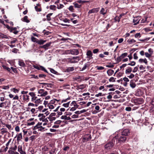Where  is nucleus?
I'll return each mask as SVG.
<instances>
[{
	"label": "nucleus",
	"instance_id": "14",
	"mask_svg": "<svg viewBox=\"0 0 154 154\" xmlns=\"http://www.w3.org/2000/svg\"><path fill=\"white\" fill-rule=\"evenodd\" d=\"M17 137V141L18 142H19L22 138V133L17 134L16 135Z\"/></svg>",
	"mask_w": 154,
	"mask_h": 154
},
{
	"label": "nucleus",
	"instance_id": "62",
	"mask_svg": "<svg viewBox=\"0 0 154 154\" xmlns=\"http://www.w3.org/2000/svg\"><path fill=\"white\" fill-rule=\"evenodd\" d=\"M18 51H19L18 49L17 48H13L12 49V52L13 53H16L18 52Z\"/></svg>",
	"mask_w": 154,
	"mask_h": 154
},
{
	"label": "nucleus",
	"instance_id": "17",
	"mask_svg": "<svg viewBox=\"0 0 154 154\" xmlns=\"http://www.w3.org/2000/svg\"><path fill=\"white\" fill-rule=\"evenodd\" d=\"M42 123L38 122V124L34 127L33 129L34 130H37L38 131L40 126L42 125Z\"/></svg>",
	"mask_w": 154,
	"mask_h": 154
},
{
	"label": "nucleus",
	"instance_id": "61",
	"mask_svg": "<svg viewBox=\"0 0 154 154\" xmlns=\"http://www.w3.org/2000/svg\"><path fill=\"white\" fill-rule=\"evenodd\" d=\"M15 130L17 132H19L20 130V128L19 126H17L15 127Z\"/></svg>",
	"mask_w": 154,
	"mask_h": 154
},
{
	"label": "nucleus",
	"instance_id": "8",
	"mask_svg": "<svg viewBox=\"0 0 154 154\" xmlns=\"http://www.w3.org/2000/svg\"><path fill=\"white\" fill-rule=\"evenodd\" d=\"M121 133L122 135L127 136L130 133L129 130L128 129H125L123 130Z\"/></svg>",
	"mask_w": 154,
	"mask_h": 154
},
{
	"label": "nucleus",
	"instance_id": "4",
	"mask_svg": "<svg viewBox=\"0 0 154 154\" xmlns=\"http://www.w3.org/2000/svg\"><path fill=\"white\" fill-rule=\"evenodd\" d=\"M67 53L69 54H71L73 55H77L79 54V51L77 49H73L72 50H68Z\"/></svg>",
	"mask_w": 154,
	"mask_h": 154
},
{
	"label": "nucleus",
	"instance_id": "64",
	"mask_svg": "<svg viewBox=\"0 0 154 154\" xmlns=\"http://www.w3.org/2000/svg\"><path fill=\"white\" fill-rule=\"evenodd\" d=\"M8 152L9 154H14V151L11 149L8 150Z\"/></svg>",
	"mask_w": 154,
	"mask_h": 154
},
{
	"label": "nucleus",
	"instance_id": "50",
	"mask_svg": "<svg viewBox=\"0 0 154 154\" xmlns=\"http://www.w3.org/2000/svg\"><path fill=\"white\" fill-rule=\"evenodd\" d=\"M136 63L134 61L131 62V63H128L127 65L131 66H133L135 65Z\"/></svg>",
	"mask_w": 154,
	"mask_h": 154
},
{
	"label": "nucleus",
	"instance_id": "28",
	"mask_svg": "<svg viewBox=\"0 0 154 154\" xmlns=\"http://www.w3.org/2000/svg\"><path fill=\"white\" fill-rule=\"evenodd\" d=\"M132 71V68L131 67H128L126 69L125 73L126 74H130Z\"/></svg>",
	"mask_w": 154,
	"mask_h": 154
},
{
	"label": "nucleus",
	"instance_id": "55",
	"mask_svg": "<svg viewBox=\"0 0 154 154\" xmlns=\"http://www.w3.org/2000/svg\"><path fill=\"white\" fill-rule=\"evenodd\" d=\"M138 65L137 66H136L134 68V69H133V71H132V72H136L138 70Z\"/></svg>",
	"mask_w": 154,
	"mask_h": 154
},
{
	"label": "nucleus",
	"instance_id": "54",
	"mask_svg": "<svg viewBox=\"0 0 154 154\" xmlns=\"http://www.w3.org/2000/svg\"><path fill=\"white\" fill-rule=\"evenodd\" d=\"M96 68L97 69L99 70H103L104 69V68L102 66H97Z\"/></svg>",
	"mask_w": 154,
	"mask_h": 154
},
{
	"label": "nucleus",
	"instance_id": "19",
	"mask_svg": "<svg viewBox=\"0 0 154 154\" xmlns=\"http://www.w3.org/2000/svg\"><path fill=\"white\" fill-rule=\"evenodd\" d=\"M128 54L127 53H125L122 54V55L119 57H118V59L119 60V61H120V60L123 59V58H124L126 56H127Z\"/></svg>",
	"mask_w": 154,
	"mask_h": 154
},
{
	"label": "nucleus",
	"instance_id": "13",
	"mask_svg": "<svg viewBox=\"0 0 154 154\" xmlns=\"http://www.w3.org/2000/svg\"><path fill=\"white\" fill-rule=\"evenodd\" d=\"M17 28H18V27H12L10 29V31L11 32H13L15 34H17L18 32V31L17 30Z\"/></svg>",
	"mask_w": 154,
	"mask_h": 154
},
{
	"label": "nucleus",
	"instance_id": "59",
	"mask_svg": "<svg viewBox=\"0 0 154 154\" xmlns=\"http://www.w3.org/2000/svg\"><path fill=\"white\" fill-rule=\"evenodd\" d=\"M35 138V135L32 136L30 137V139L32 141Z\"/></svg>",
	"mask_w": 154,
	"mask_h": 154
},
{
	"label": "nucleus",
	"instance_id": "48",
	"mask_svg": "<svg viewBox=\"0 0 154 154\" xmlns=\"http://www.w3.org/2000/svg\"><path fill=\"white\" fill-rule=\"evenodd\" d=\"M1 133L2 134H3L4 133H6L8 132V131H7V129L6 128H2L1 129Z\"/></svg>",
	"mask_w": 154,
	"mask_h": 154
},
{
	"label": "nucleus",
	"instance_id": "43",
	"mask_svg": "<svg viewBox=\"0 0 154 154\" xmlns=\"http://www.w3.org/2000/svg\"><path fill=\"white\" fill-rule=\"evenodd\" d=\"M50 9L51 10L55 11L56 10V6L54 5H51L50 7Z\"/></svg>",
	"mask_w": 154,
	"mask_h": 154
},
{
	"label": "nucleus",
	"instance_id": "2",
	"mask_svg": "<svg viewBox=\"0 0 154 154\" xmlns=\"http://www.w3.org/2000/svg\"><path fill=\"white\" fill-rule=\"evenodd\" d=\"M117 133V132H116L115 134L117 135L115 136H118V137H117V143H119L124 142L126 140V137L122 135V136L119 137V135Z\"/></svg>",
	"mask_w": 154,
	"mask_h": 154
},
{
	"label": "nucleus",
	"instance_id": "35",
	"mask_svg": "<svg viewBox=\"0 0 154 154\" xmlns=\"http://www.w3.org/2000/svg\"><path fill=\"white\" fill-rule=\"evenodd\" d=\"M23 99L26 101H28L29 100V96L27 95H23Z\"/></svg>",
	"mask_w": 154,
	"mask_h": 154
},
{
	"label": "nucleus",
	"instance_id": "23",
	"mask_svg": "<svg viewBox=\"0 0 154 154\" xmlns=\"http://www.w3.org/2000/svg\"><path fill=\"white\" fill-rule=\"evenodd\" d=\"M68 62H69L71 63H77V61L74 60L73 59H72V58H69L67 59Z\"/></svg>",
	"mask_w": 154,
	"mask_h": 154
},
{
	"label": "nucleus",
	"instance_id": "36",
	"mask_svg": "<svg viewBox=\"0 0 154 154\" xmlns=\"http://www.w3.org/2000/svg\"><path fill=\"white\" fill-rule=\"evenodd\" d=\"M74 70V68L73 67H70L67 68L66 69V71L68 72H70Z\"/></svg>",
	"mask_w": 154,
	"mask_h": 154
},
{
	"label": "nucleus",
	"instance_id": "18",
	"mask_svg": "<svg viewBox=\"0 0 154 154\" xmlns=\"http://www.w3.org/2000/svg\"><path fill=\"white\" fill-rule=\"evenodd\" d=\"M29 94L32 97L31 98V101H33L35 100V99H36V96H35V93L34 92H29Z\"/></svg>",
	"mask_w": 154,
	"mask_h": 154
},
{
	"label": "nucleus",
	"instance_id": "22",
	"mask_svg": "<svg viewBox=\"0 0 154 154\" xmlns=\"http://www.w3.org/2000/svg\"><path fill=\"white\" fill-rule=\"evenodd\" d=\"M21 20L23 22L29 23L30 22V21L28 19V17L27 16H25L23 18L21 19Z\"/></svg>",
	"mask_w": 154,
	"mask_h": 154
},
{
	"label": "nucleus",
	"instance_id": "56",
	"mask_svg": "<svg viewBox=\"0 0 154 154\" xmlns=\"http://www.w3.org/2000/svg\"><path fill=\"white\" fill-rule=\"evenodd\" d=\"M5 126L9 130L12 129L11 125L9 124H5Z\"/></svg>",
	"mask_w": 154,
	"mask_h": 154
},
{
	"label": "nucleus",
	"instance_id": "52",
	"mask_svg": "<svg viewBox=\"0 0 154 154\" xmlns=\"http://www.w3.org/2000/svg\"><path fill=\"white\" fill-rule=\"evenodd\" d=\"M40 70L44 71L45 72L48 73L47 71L45 69L43 66H40Z\"/></svg>",
	"mask_w": 154,
	"mask_h": 154
},
{
	"label": "nucleus",
	"instance_id": "46",
	"mask_svg": "<svg viewBox=\"0 0 154 154\" xmlns=\"http://www.w3.org/2000/svg\"><path fill=\"white\" fill-rule=\"evenodd\" d=\"M17 146L16 145H15L14 146H11L10 148L11 150L15 151L17 149Z\"/></svg>",
	"mask_w": 154,
	"mask_h": 154
},
{
	"label": "nucleus",
	"instance_id": "12",
	"mask_svg": "<svg viewBox=\"0 0 154 154\" xmlns=\"http://www.w3.org/2000/svg\"><path fill=\"white\" fill-rule=\"evenodd\" d=\"M18 151L21 154H26L25 152L23 151L22 149V146L19 145L18 147Z\"/></svg>",
	"mask_w": 154,
	"mask_h": 154
},
{
	"label": "nucleus",
	"instance_id": "32",
	"mask_svg": "<svg viewBox=\"0 0 154 154\" xmlns=\"http://www.w3.org/2000/svg\"><path fill=\"white\" fill-rule=\"evenodd\" d=\"M0 38H8V36L6 35H4L2 33H0Z\"/></svg>",
	"mask_w": 154,
	"mask_h": 154
},
{
	"label": "nucleus",
	"instance_id": "40",
	"mask_svg": "<svg viewBox=\"0 0 154 154\" xmlns=\"http://www.w3.org/2000/svg\"><path fill=\"white\" fill-rule=\"evenodd\" d=\"M130 85L131 87L132 88H134L136 86L135 84L131 81L130 82Z\"/></svg>",
	"mask_w": 154,
	"mask_h": 154
},
{
	"label": "nucleus",
	"instance_id": "49",
	"mask_svg": "<svg viewBox=\"0 0 154 154\" xmlns=\"http://www.w3.org/2000/svg\"><path fill=\"white\" fill-rule=\"evenodd\" d=\"M70 99V98L69 97L68 98H67L66 99H63L61 101V103H63V102H68V100H69Z\"/></svg>",
	"mask_w": 154,
	"mask_h": 154
},
{
	"label": "nucleus",
	"instance_id": "37",
	"mask_svg": "<svg viewBox=\"0 0 154 154\" xmlns=\"http://www.w3.org/2000/svg\"><path fill=\"white\" fill-rule=\"evenodd\" d=\"M72 59L74 60L77 61V63L81 60L79 56L73 57H72Z\"/></svg>",
	"mask_w": 154,
	"mask_h": 154
},
{
	"label": "nucleus",
	"instance_id": "42",
	"mask_svg": "<svg viewBox=\"0 0 154 154\" xmlns=\"http://www.w3.org/2000/svg\"><path fill=\"white\" fill-rule=\"evenodd\" d=\"M70 103V101L68 102H67L66 103H63V104L62 106L65 107H66V108L68 107L69 106Z\"/></svg>",
	"mask_w": 154,
	"mask_h": 154
},
{
	"label": "nucleus",
	"instance_id": "47",
	"mask_svg": "<svg viewBox=\"0 0 154 154\" xmlns=\"http://www.w3.org/2000/svg\"><path fill=\"white\" fill-rule=\"evenodd\" d=\"M35 11L37 12H40L42 11L41 8H38L37 6H35Z\"/></svg>",
	"mask_w": 154,
	"mask_h": 154
},
{
	"label": "nucleus",
	"instance_id": "16",
	"mask_svg": "<svg viewBox=\"0 0 154 154\" xmlns=\"http://www.w3.org/2000/svg\"><path fill=\"white\" fill-rule=\"evenodd\" d=\"M125 15L124 14H121L119 16H116L115 18V20L116 21L119 22L120 21V19L121 17Z\"/></svg>",
	"mask_w": 154,
	"mask_h": 154
},
{
	"label": "nucleus",
	"instance_id": "27",
	"mask_svg": "<svg viewBox=\"0 0 154 154\" xmlns=\"http://www.w3.org/2000/svg\"><path fill=\"white\" fill-rule=\"evenodd\" d=\"M2 67L4 69L6 70L7 71H8L9 72H10V73H11V69L10 68L8 67L6 65H3L2 66Z\"/></svg>",
	"mask_w": 154,
	"mask_h": 154
},
{
	"label": "nucleus",
	"instance_id": "31",
	"mask_svg": "<svg viewBox=\"0 0 154 154\" xmlns=\"http://www.w3.org/2000/svg\"><path fill=\"white\" fill-rule=\"evenodd\" d=\"M86 87L85 84H82L78 85L77 87V88L79 89H83Z\"/></svg>",
	"mask_w": 154,
	"mask_h": 154
},
{
	"label": "nucleus",
	"instance_id": "33",
	"mask_svg": "<svg viewBox=\"0 0 154 154\" xmlns=\"http://www.w3.org/2000/svg\"><path fill=\"white\" fill-rule=\"evenodd\" d=\"M47 118H48V119L49 120V121L51 122H52L53 121H54L56 119V118L55 117L51 116H49V117Z\"/></svg>",
	"mask_w": 154,
	"mask_h": 154
},
{
	"label": "nucleus",
	"instance_id": "29",
	"mask_svg": "<svg viewBox=\"0 0 154 154\" xmlns=\"http://www.w3.org/2000/svg\"><path fill=\"white\" fill-rule=\"evenodd\" d=\"M18 64L21 66L25 67V64L24 62L22 60H19L18 61Z\"/></svg>",
	"mask_w": 154,
	"mask_h": 154
},
{
	"label": "nucleus",
	"instance_id": "41",
	"mask_svg": "<svg viewBox=\"0 0 154 154\" xmlns=\"http://www.w3.org/2000/svg\"><path fill=\"white\" fill-rule=\"evenodd\" d=\"M31 40L32 42H35L36 43H37V42L38 41V40L37 38L33 37L32 36L31 37Z\"/></svg>",
	"mask_w": 154,
	"mask_h": 154
},
{
	"label": "nucleus",
	"instance_id": "58",
	"mask_svg": "<svg viewBox=\"0 0 154 154\" xmlns=\"http://www.w3.org/2000/svg\"><path fill=\"white\" fill-rule=\"evenodd\" d=\"M33 67L34 68L36 69H37L39 70H40V66H38L37 65H34L33 66Z\"/></svg>",
	"mask_w": 154,
	"mask_h": 154
},
{
	"label": "nucleus",
	"instance_id": "5",
	"mask_svg": "<svg viewBox=\"0 0 154 154\" xmlns=\"http://www.w3.org/2000/svg\"><path fill=\"white\" fill-rule=\"evenodd\" d=\"M91 135L87 134L85 135L83 138V141L84 142H87L91 140Z\"/></svg>",
	"mask_w": 154,
	"mask_h": 154
},
{
	"label": "nucleus",
	"instance_id": "11",
	"mask_svg": "<svg viewBox=\"0 0 154 154\" xmlns=\"http://www.w3.org/2000/svg\"><path fill=\"white\" fill-rule=\"evenodd\" d=\"M8 101L7 100L5 101V102H3L0 103V107L1 108H6L7 106V104L8 103Z\"/></svg>",
	"mask_w": 154,
	"mask_h": 154
},
{
	"label": "nucleus",
	"instance_id": "3",
	"mask_svg": "<svg viewBox=\"0 0 154 154\" xmlns=\"http://www.w3.org/2000/svg\"><path fill=\"white\" fill-rule=\"evenodd\" d=\"M38 93L39 94L38 95V96L41 97H45L48 94V92L43 89L39 90L38 91Z\"/></svg>",
	"mask_w": 154,
	"mask_h": 154
},
{
	"label": "nucleus",
	"instance_id": "25",
	"mask_svg": "<svg viewBox=\"0 0 154 154\" xmlns=\"http://www.w3.org/2000/svg\"><path fill=\"white\" fill-rule=\"evenodd\" d=\"M73 5L75 8H81L82 5L79 4L78 3H77L76 2L73 3Z\"/></svg>",
	"mask_w": 154,
	"mask_h": 154
},
{
	"label": "nucleus",
	"instance_id": "51",
	"mask_svg": "<svg viewBox=\"0 0 154 154\" xmlns=\"http://www.w3.org/2000/svg\"><path fill=\"white\" fill-rule=\"evenodd\" d=\"M11 69L12 71L15 73H17V69L16 68H14L13 67H11Z\"/></svg>",
	"mask_w": 154,
	"mask_h": 154
},
{
	"label": "nucleus",
	"instance_id": "1",
	"mask_svg": "<svg viewBox=\"0 0 154 154\" xmlns=\"http://www.w3.org/2000/svg\"><path fill=\"white\" fill-rule=\"evenodd\" d=\"M118 136H115L113 138L112 141L107 143L105 146V148L106 150L111 149L115 143H117V137Z\"/></svg>",
	"mask_w": 154,
	"mask_h": 154
},
{
	"label": "nucleus",
	"instance_id": "38",
	"mask_svg": "<svg viewBox=\"0 0 154 154\" xmlns=\"http://www.w3.org/2000/svg\"><path fill=\"white\" fill-rule=\"evenodd\" d=\"M127 42L129 44H131L135 42L136 41L133 39H129L127 40Z\"/></svg>",
	"mask_w": 154,
	"mask_h": 154
},
{
	"label": "nucleus",
	"instance_id": "39",
	"mask_svg": "<svg viewBox=\"0 0 154 154\" xmlns=\"http://www.w3.org/2000/svg\"><path fill=\"white\" fill-rule=\"evenodd\" d=\"M100 12L101 14L104 15L106 14V11H105L104 9L103 8H101V9Z\"/></svg>",
	"mask_w": 154,
	"mask_h": 154
},
{
	"label": "nucleus",
	"instance_id": "20",
	"mask_svg": "<svg viewBox=\"0 0 154 154\" xmlns=\"http://www.w3.org/2000/svg\"><path fill=\"white\" fill-rule=\"evenodd\" d=\"M114 72V70L111 69H108L107 71V74L109 76H111L113 74Z\"/></svg>",
	"mask_w": 154,
	"mask_h": 154
},
{
	"label": "nucleus",
	"instance_id": "60",
	"mask_svg": "<svg viewBox=\"0 0 154 154\" xmlns=\"http://www.w3.org/2000/svg\"><path fill=\"white\" fill-rule=\"evenodd\" d=\"M145 55L146 57L148 58H149L151 56V54H149L147 52H145Z\"/></svg>",
	"mask_w": 154,
	"mask_h": 154
},
{
	"label": "nucleus",
	"instance_id": "45",
	"mask_svg": "<svg viewBox=\"0 0 154 154\" xmlns=\"http://www.w3.org/2000/svg\"><path fill=\"white\" fill-rule=\"evenodd\" d=\"M45 131V128L43 127L42 125L40 126L39 129L38 130V131H40L42 132L44 131Z\"/></svg>",
	"mask_w": 154,
	"mask_h": 154
},
{
	"label": "nucleus",
	"instance_id": "34",
	"mask_svg": "<svg viewBox=\"0 0 154 154\" xmlns=\"http://www.w3.org/2000/svg\"><path fill=\"white\" fill-rule=\"evenodd\" d=\"M53 14V13H49L48 14L47 16V20L48 21H50L51 20V16Z\"/></svg>",
	"mask_w": 154,
	"mask_h": 154
},
{
	"label": "nucleus",
	"instance_id": "57",
	"mask_svg": "<svg viewBox=\"0 0 154 154\" xmlns=\"http://www.w3.org/2000/svg\"><path fill=\"white\" fill-rule=\"evenodd\" d=\"M69 10L72 12H73L74 10L73 7L72 6H70L68 8Z\"/></svg>",
	"mask_w": 154,
	"mask_h": 154
},
{
	"label": "nucleus",
	"instance_id": "63",
	"mask_svg": "<svg viewBox=\"0 0 154 154\" xmlns=\"http://www.w3.org/2000/svg\"><path fill=\"white\" fill-rule=\"evenodd\" d=\"M55 150L56 149H53L49 151V153L50 154H54L55 152Z\"/></svg>",
	"mask_w": 154,
	"mask_h": 154
},
{
	"label": "nucleus",
	"instance_id": "7",
	"mask_svg": "<svg viewBox=\"0 0 154 154\" xmlns=\"http://www.w3.org/2000/svg\"><path fill=\"white\" fill-rule=\"evenodd\" d=\"M99 10V8H94L91 10H89L88 12V14H90L92 13H94L98 12Z\"/></svg>",
	"mask_w": 154,
	"mask_h": 154
},
{
	"label": "nucleus",
	"instance_id": "9",
	"mask_svg": "<svg viewBox=\"0 0 154 154\" xmlns=\"http://www.w3.org/2000/svg\"><path fill=\"white\" fill-rule=\"evenodd\" d=\"M51 44V42H48L46 44L42 46H40V48H44L45 49V50H47L49 47L50 46Z\"/></svg>",
	"mask_w": 154,
	"mask_h": 154
},
{
	"label": "nucleus",
	"instance_id": "21",
	"mask_svg": "<svg viewBox=\"0 0 154 154\" xmlns=\"http://www.w3.org/2000/svg\"><path fill=\"white\" fill-rule=\"evenodd\" d=\"M77 3H78L79 4L81 5H82L83 3H89L90 2V1H82V0H79L76 1Z\"/></svg>",
	"mask_w": 154,
	"mask_h": 154
},
{
	"label": "nucleus",
	"instance_id": "53",
	"mask_svg": "<svg viewBox=\"0 0 154 154\" xmlns=\"http://www.w3.org/2000/svg\"><path fill=\"white\" fill-rule=\"evenodd\" d=\"M115 79H116V78L111 77L109 79V81L110 82H115Z\"/></svg>",
	"mask_w": 154,
	"mask_h": 154
},
{
	"label": "nucleus",
	"instance_id": "44",
	"mask_svg": "<svg viewBox=\"0 0 154 154\" xmlns=\"http://www.w3.org/2000/svg\"><path fill=\"white\" fill-rule=\"evenodd\" d=\"M57 8L58 9H61L62 8L64 7V6L63 4H57Z\"/></svg>",
	"mask_w": 154,
	"mask_h": 154
},
{
	"label": "nucleus",
	"instance_id": "26",
	"mask_svg": "<svg viewBox=\"0 0 154 154\" xmlns=\"http://www.w3.org/2000/svg\"><path fill=\"white\" fill-rule=\"evenodd\" d=\"M5 146L2 147V148L0 149V152H5L7 151L8 149V147L6 146L5 148Z\"/></svg>",
	"mask_w": 154,
	"mask_h": 154
},
{
	"label": "nucleus",
	"instance_id": "24",
	"mask_svg": "<svg viewBox=\"0 0 154 154\" xmlns=\"http://www.w3.org/2000/svg\"><path fill=\"white\" fill-rule=\"evenodd\" d=\"M32 102H34L36 104H39V103H40L41 100V98H37V97H36V99H35L34 100H33V101H32Z\"/></svg>",
	"mask_w": 154,
	"mask_h": 154
},
{
	"label": "nucleus",
	"instance_id": "6",
	"mask_svg": "<svg viewBox=\"0 0 154 154\" xmlns=\"http://www.w3.org/2000/svg\"><path fill=\"white\" fill-rule=\"evenodd\" d=\"M140 20V16H137L134 17L133 19V23H134V25H136L139 23V21Z\"/></svg>",
	"mask_w": 154,
	"mask_h": 154
},
{
	"label": "nucleus",
	"instance_id": "30",
	"mask_svg": "<svg viewBox=\"0 0 154 154\" xmlns=\"http://www.w3.org/2000/svg\"><path fill=\"white\" fill-rule=\"evenodd\" d=\"M46 42V40H44L42 39L38 40L37 42V43L38 44L40 45H43Z\"/></svg>",
	"mask_w": 154,
	"mask_h": 154
},
{
	"label": "nucleus",
	"instance_id": "10",
	"mask_svg": "<svg viewBox=\"0 0 154 154\" xmlns=\"http://www.w3.org/2000/svg\"><path fill=\"white\" fill-rule=\"evenodd\" d=\"M143 102V100L142 98H138L134 100V102L138 104H141Z\"/></svg>",
	"mask_w": 154,
	"mask_h": 154
},
{
	"label": "nucleus",
	"instance_id": "15",
	"mask_svg": "<svg viewBox=\"0 0 154 154\" xmlns=\"http://www.w3.org/2000/svg\"><path fill=\"white\" fill-rule=\"evenodd\" d=\"M86 55L89 59H92L93 58V57H92L93 54L91 51H88L87 52Z\"/></svg>",
	"mask_w": 154,
	"mask_h": 154
}]
</instances>
